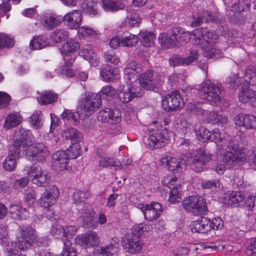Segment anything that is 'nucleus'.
<instances>
[{"instance_id":"obj_9","label":"nucleus","mask_w":256,"mask_h":256,"mask_svg":"<svg viewBox=\"0 0 256 256\" xmlns=\"http://www.w3.org/2000/svg\"><path fill=\"white\" fill-rule=\"evenodd\" d=\"M190 33L184 29L174 28L166 33H162L158 37V40L163 48H168L176 45L184 44L190 40Z\"/></svg>"},{"instance_id":"obj_31","label":"nucleus","mask_w":256,"mask_h":256,"mask_svg":"<svg viewBox=\"0 0 256 256\" xmlns=\"http://www.w3.org/2000/svg\"><path fill=\"white\" fill-rule=\"evenodd\" d=\"M23 120L21 114L17 112H12L7 116L3 124V128L10 130L20 124Z\"/></svg>"},{"instance_id":"obj_38","label":"nucleus","mask_w":256,"mask_h":256,"mask_svg":"<svg viewBox=\"0 0 256 256\" xmlns=\"http://www.w3.org/2000/svg\"><path fill=\"white\" fill-rule=\"evenodd\" d=\"M58 96L52 91L44 92L38 98V102L43 104H50L58 100Z\"/></svg>"},{"instance_id":"obj_51","label":"nucleus","mask_w":256,"mask_h":256,"mask_svg":"<svg viewBox=\"0 0 256 256\" xmlns=\"http://www.w3.org/2000/svg\"><path fill=\"white\" fill-rule=\"evenodd\" d=\"M246 246V254L247 256H252L256 254V237L248 239Z\"/></svg>"},{"instance_id":"obj_64","label":"nucleus","mask_w":256,"mask_h":256,"mask_svg":"<svg viewBox=\"0 0 256 256\" xmlns=\"http://www.w3.org/2000/svg\"><path fill=\"white\" fill-rule=\"evenodd\" d=\"M28 180L26 178H22L15 182L14 186L16 188H20L25 187L28 184Z\"/></svg>"},{"instance_id":"obj_22","label":"nucleus","mask_w":256,"mask_h":256,"mask_svg":"<svg viewBox=\"0 0 256 256\" xmlns=\"http://www.w3.org/2000/svg\"><path fill=\"white\" fill-rule=\"evenodd\" d=\"M122 246L124 249L130 254H136L142 250L144 243L140 237L130 234L125 236L122 240Z\"/></svg>"},{"instance_id":"obj_30","label":"nucleus","mask_w":256,"mask_h":256,"mask_svg":"<svg viewBox=\"0 0 256 256\" xmlns=\"http://www.w3.org/2000/svg\"><path fill=\"white\" fill-rule=\"evenodd\" d=\"M100 75L104 81L110 82L120 78V72L118 68L110 66H104L100 72Z\"/></svg>"},{"instance_id":"obj_40","label":"nucleus","mask_w":256,"mask_h":256,"mask_svg":"<svg viewBox=\"0 0 256 256\" xmlns=\"http://www.w3.org/2000/svg\"><path fill=\"white\" fill-rule=\"evenodd\" d=\"M62 136L66 139L80 142L82 140V134L72 128H66L62 132Z\"/></svg>"},{"instance_id":"obj_25","label":"nucleus","mask_w":256,"mask_h":256,"mask_svg":"<svg viewBox=\"0 0 256 256\" xmlns=\"http://www.w3.org/2000/svg\"><path fill=\"white\" fill-rule=\"evenodd\" d=\"M59 196L58 188L52 186L46 189L38 200L39 205L44 208H48L54 205L56 202Z\"/></svg>"},{"instance_id":"obj_2","label":"nucleus","mask_w":256,"mask_h":256,"mask_svg":"<svg viewBox=\"0 0 256 256\" xmlns=\"http://www.w3.org/2000/svg\"><path fill=\"white\" fill-rule=\"evenodd\" d=\"M141 72L140 66L135 62H131L125 68L124 79L126 84L120 86L116 96L122 102L128 103L134 98L142 96L143 92L138 84L144 88L152 90L163 83L161 78H152L151 70L140 74Z\"/></svg>"},{"instance_id":"obj_24","label":"nucleus","mask_w":256,"mask_h":256,"mask_svg":"<svg viewBox=\"0 0 256 256\" xmlns=\"http://www.w3.org/2000/svg\"><path fill=\"white\" fill-rule=\"evenodd\" d=\"M119 247L118 240L114 238L108 244L102 243L94 248V256H111L118 252Z\"/></svg>"},{"instance_id":"obj_61","label":"nucleus","mask_w":256,"mask_h":256,"mask_svg":"<svg viewBox=\"0 0 256 256\" xmlns=\"http://www.w3.org/2000/svg\"><path fill=\"white\" fill-rule=\"evenodd\" d=\"M246 120V128H256V116L252 115H247Z\"/></svg>"},{"instance_id":"obj_42","label":"nucleus","mask_w":256,"mask_h":256,"mask_svg":"<svg viewBox=\"0 0 256 256\" xmlns=\"http://www.w3.org/2000/svg\"><path fill=\"white\" fill-rule=\"evenodd\" d=\"M140 40L142 44L146 47H150L154 44V36L150 32H140L139 34Z\"/></svg>"},{"instance_id":"obj_43","label":"nucleus","mask_w":256,"mask_h":256,"mask_svg":"<svg viewBox=\"0 0 256 256\" xmlns=\"http://www.w3.org/2000/svg\"><path fill=\"white\" fill-rule=\"evenodd\" d=\"M40 116L41 112L36 111L28 118V122L32 128L38 129L42 126L43 122Z\"/></svg>"},{"instance_id":"obj_36","label":"nucleus","mask_w":256,"mask_h":256,"mask_svg":"<svg viewBox=\"0 0 256 256\" xmlns=\"http://www.w3.org/2000/svg\"><path fill=\"white\" fill-rule=\"evenodd\" d=\"M84 224L88 228H96V226L94 221V213L90 208L82 210L80 216Z\"/></svg>"},{"instance_id":"obj_58","label":"nucleus","mask_w":256,"mask_h":256,"mask_svg":"<svg viewBox=\"0 0 256 256\" xmlns=\"http://www.w3.org/2000/svg\"><path fill=\"white\" fill-rule=\"evenodd\" d=\"M106 154L105 152H102L100 148H98L97 150V154L100 157H102V158L100 160L99 164L100 166L102 167H107L109 166L110 164V160H111L112 158H108L106 157H102Z\"/></svg>"},{"instance_id":"obj_11","label":"nucleus","mask_w":256,"mask_h":256,"mask_svg":"<svg viewBox=\"0 0 256 256\" xmlns=\"http://www.w3.org/2000/svg\"><path fill=\"white\" fill-rule=\"evenodd\" d=\"M246 162L245 152L236 146H232L231 143L228 145L226 152L222 156L221 162L225 164L227 168H232Z\"/></svg>"},{"instance_id":"obj_12","label":"nucleus","mask_w":256,"mask_h":256,"mask_svg":"<svg viewBox=\"0 0 256 256\" xmlns=\"http://www.w3.org/2000/svg\"><path fill=\"white\" fill-rule=\"evenodd\" d=\"M198 93L200 98L220 106L222 98L220 96L221 90L210 80H205L199 86Z\"/></svg>"},{"instance_id":"obj_48","label":"nucleus","mask_w":256,"mask_h":256,"mask_svg":"<svg viewBox=\"0 0 256 256\" xmlns=\"http://www.w3.org/2000/svg\"><path fill=\"white\" fill-rule=\"evenodd\" d=\"M66 152L69 158H78L82 152L80 144L78 142L72 144Z\"/></svg>"},{"instance_id":"obj_37","label":"nucleus","mask_w":256,"mask_h":256,"mask_svg":"<svg viewBox=\"0 0 256 256\" xmlns=\"http://www.w3.org/2000/svg\"><path fill=\"white\" fill-rule=\"evenodd\" d=\"M68 33L64 30H56L50 34V42L52 46L57 43L66 41L68 38Z\"/></svg>"},{"instance_id":"obj_26","label":"nucleus","mask_w":256,"mask_h":256,"mask_svg":"<svg viewBox=\"0 0 256 256\" xmlns=\"http://www.w3.org/2000/svg\"><path fill=\"white\" fill-rule=\"evenodd\" d=\"M63 20L70 29L78 28L82 21V16L81 12L73 10L66 13L62 18Z\"/></svg>"},{"instance_id":"obj_60","label":"nucleus","mask_w":256,"mask_h":256,"mask_svg":"<svg viewBox=\"0 0 256 256\" xmlns=\"http://www.w3.org/2000/svg\"><path fill=\"white\" fill-rule=\"evenodd\" d=\"M256 198V194H250L246 198V201L244 202L247 207L248 209L250 210H252L254 207V201Z\"/></svg>"},{"instance_id":"obj_14","label":"nucleus","mask_w":256,"mask_h":256,"mask_svg":"<svg viewBox=\"0 0 256 256\" xmlns=\"http://www.w3.org/2000/svg\"><path fill=\"white\" fill-rule=\"evenodd\" d=\"M211 156L204 154L202 150H196L186 156V164L196 172H200L206 169V164L210 162Z\"/></svg>"},{"instance_id":"obj_10","label":"nucleus","mask_w":256,"mask_h":256,"mask_svg":"<svg viewBox=\"0 0 256 256\" xmlns=\"http://www.w3.org/2000/svg\"><path fill=\"white\" fill-rule=\"evenodd\" d=\"M224 227V221L220 217L212 219L202 216L192 221L190 228L193 232L207 234L212 230H220Z\"/></svg>"},{"instance_id":"obj_34","label":"nucleus","mask_w":256,"mask_h":256,"mask_svg":"<svg viewBox=\"0 0 256 256\" xmlns=\"http://www.w3.org/2000/svg\"><path fill=\"white\" fill-rule=\"evenodd\" d=\"M50 46H52L50 40L44 36H35L30 42V48L34 50H40Z\"/></svg>"},{"instance_id":"obj_19","label":"nucleus","mask_w":256,"mask_h":256,"mask_svg":"<svg viewBox=\"0 0 256 256\" xmlns=\"http://www.w3.org/2000/svg\"><path fill=\"white\" fill-rule=\"evenodd\" d=\"M75 243L85 248L98 246L100 242L98 233L95 232H88L77 235L74 238Z\"/></svg>"},{"instance_id":"obj_57","label":"nucleus","mask_w":256,"mask_h":256,"mask_svg":"<svg viewBox=\"0 0 256 256\" xmlns=\"http://www.w3.org/2000/svg\"><path fill=\"white\" fill-rule=\"evenodd\" d=\"M10 100V96L5 92H0V109L8 106Z\"/></svg>"},{"instance_id":"obj_13","label":"nucleus","mask_w":256,"mask_h":256,"mask_svg":"<svg viewBox=\"0 0 256 256\" xmlns=\"http://www.w3.org/2000/svg\"><path fill=\"white\" fill-rule=\"evenodd\" d=\"M182 207L186 211L195 216L204 214L207 210L204 199L200 196L192 195L184 198L182 201Z\"/></svg>"},{"instance_id":"obj_54","label":"nucleus","mask_w":256,"mask_h":256,"mask_svg":"<svg viewBox=\"0 0 256 256\" xmlns=\"http://www.w3.org/2000/svg\"><path fill=\"white\" fill-rule=\"evenodd\" d=\"M14 45V40L5 34L0 33V48L12 47Z\"/></svg>"},{"instance_id":"obj_23","label":"nucleus","mask_w":256,"mask_h":256,"mask_svg":"<svg viewBox=\"0 0 256 256\" xmlns=\"http://www.w3.org/2000/svg\"><path fill=\"white\" fill-rule=\"evenodd\" d=\"M78 228L74 226H66L56 224L51 229L52 234L56 238L61 239L62 242L69 240L77 232Z\"/></svg>"},{"instance_id":"obj_45","label":"nucleus","mask_w":256,"mask_h":256,"mask_svg":"<svg viewBox=\"0 0 256 256\" xmlns=\"http://www.w3.org/2000/svg\"><path fill=\"white\" fill-rule=\"evenodd\" d=\"M118 91L110 86H103L99 92L98 94L100 97L104 98H112L117 96Z\"/></svg>"},{"instance_id":"obj_4","label":"nucleus","mask_w":256,"mask_h":256,"mask_svg":"<svg viewBox=\"0 0 256 256\" xmlns=\"http://www.w3.org/2000/svg\"><path fill=\"white\" fill-rule=\"evenodd\" d=\"M96 94H92L88 96L83 106L78 108V112H72L68 110H64L61 114L64 122L72 124L77 123L80 118H84L97 110L101 104L100 100L96 98Z\"/></svg>"},{"instance_id":"obj_49","label":"nucleus","mask_w":256,"mask_h":256,"mask_svg":"<svg viewBox=\"0 0 256 256\" xmlns=\"http://www.w3.org/2000/svg\"><path fill=\"white\" fill-rule=\"evenodd\" d=\"M232 201L227 202L229 204H232V206H242L244 205V194L241 192H232Z\"/></svg>"},{"instance_id":"obj_27","label":"nucleus","mask_w":256,"mask_h":256,"mask_svg":"<svg viewBox=\"0 0 256 256\" xmlns=\"http://www.w3.org/2000/svg\"><path fill=\"white\" fill-rule=\"evenodd\" d=\"M188 110L194 114L202 116L204 119L208 122L216 124L219 121V120L217 119L218 114L214 112H208V111L203 110L200 106V104L190 103L188 105Z\"/></svg>"},{"instance_id":"obj_6","label":"nucleus","mask_w":256,"mask_h":256,"mask_svg":"<svg viewBox=\"0 0 256 256\" xmlns=\"http://www.w3.org/2000/svg\"><path fill=\"white\" fill-rule=\"evenodd\" d=\"M60 48V51L64 62V65L62 68V72L68 77L74 75L73 70L70 68L76 58V52L80 48V44L76 40L70 38Z\"/></svg>"},{"instance_id":"obj_53","label":"nucleus","mask_w":256,"mask_h":256,"mask_svg":"<svg viewBox=\"0 0 256 256\" xmlns=\"http://www.w3.org/2000/svg\"><path fill=\"white\" fill-rule=\"evenodd\" d=\"M204 188H210L212 190H218L222 187V184L217 180H209L204 182L202 184Z\"/></svg>"},{"instance_id":"obj_50","label":"nucleus","mask_w":256,"mask_h":256,"mask_svg":"<svg viewBox=\"0 0 256 256\" xmlns=\"http://www.w3.org/2000/svg\"><path fill=\"white\" fill-rule=\"evenodd\" d=\"M36 193L35 191L30 188H28L26 191L24 196V203L28 207H31L36 202Z\"/></svg>"},{"instance_id":"obj_8","label":"nucleus","mask_w":256,"mask_h":256,"mask_svg":"<svg viewBox=\"0 0 256 256\" xmlns=\"http://www.w3.org/2000/svg\"><path fill=\"white\" fill-rule=\"evenodd\" d=\"M242 102H250L256 106V69L253 66L247 68L245 74V83L239 96Z\"/></svg>"},{"instance_id":"obj_21","label":"nucleus","mask_w":256,"mask_h":256,"mask_svg":"<svg viewBox=\"0 0 256 256\" xmlns=\"http://www.w3.org/2000/svg\"><path fill=\"white\" fill-rule=\"evenodd\" d=\"M196 134L198 139L202 142L210 140L220 147L226 143L225 140L220 137V134L218 129H215L212 132L205 128L201 126L198 130H196Z\"/></svg>"},{"instance_id":"obj_47","label":"nucleus","mask_w":256,"mask_h":256,"mask_svg":"<svg viewBox=\"0 0 256 256\" xmlns=\"http://www.w3.org/2000/svg\"><path fill=\"white\" fill-rule=\"evenodd\" d=\"M64 247L60 256H78L77 250L74 248L70 240L64 241Z\"/></svg>"},{"instance_id":"obj_35","label":"nucleus","mask_w":256,"mask_h":256,"mask_svg":"<svg viewBox=\"0 0 256 256\" xmlns=\"http://www.w3.org/2000/svg\"><path fill=\"white\" fill-rule=\"evenodd\" d=\"M102 2L103 8L106 11H118L125 6L121 0H102Z\"/></svg>"},{"instance_id":"obj_20","label":"nucleus","mask_w":256,"mask_h":256,"mask_svg":"<svg viewBox=\"0 0 256 256\" xmlns=\"http://www.w3.org/2000/svg\"><path fill=\"white\" fill-rule=\"evenodd\" d=\"M68 162L69 158L66 151H58L52 155V168L58 174H62L70 170Z\"/></svg>"},{"instance_id":"obj_55","label":"nucleus","mask_w":256,"mask_h":256,"mask_svg":"<svg viewBox=\"0 0 256 256\" xmlns=\"http://www.w3.org/2000/svg\"><path fill=\"white\" fill-rule=\"evenodd\" d=\"M104 58L108 62H111L115 65H117L120 62V60L116 56L112 50H108L104 53Z\"/></svg>"},{"instance_id":"obj_41","label":"nucleus","mask_w":256,"mask_h":256,"mask_svg":"<svg viewBox=\"0 0 256 256\" xmlns=\"http://www.w3.org/2000/svg\"><path fill=\"white\" fill-rule=\"evenodd\" d=\"M138 40V38L136 35L125 32L122 36V44L124 46L132 47L137 44Z\"/></svg>"},{"instance_id":"obj_18","label":"nucleus","mask_w":256,"mask_h":256,"mask_svg":"<svg viewBox=\"0 0 256 256\" xmlns=\"http://www.w3.org/2000/svg\"><path fill=\"white\" fill-rule=\"evenodd\" d=\"M151 133L148 140V146L150 150H153L160 146H164L166 141L169 138L168 130L164 128L162 131L160 130H154L151 128L148 129Z\"/></svg>"},{"instance_id":"obj_29","label":"nucleus","mask_w":256,"mask_h":256,"mask_svg":"<svg viewBox=\"0 0 256 256\" xmlns=\"http://www.w3.org/2000/svg\"><path fill=\"white\" fill-rule=\"evenodd\" d=\"M42 24L46 28H52L61 23V19L55 14L46 12L40 18Z\"/></svg>"},{"instance_id":"obj_17","label":"nucleus","mask_w":256,"mask_h":256,"mask_svg":"<svg viewBox=\"0 0 256 256\" xmlns=\"http://www.w3.org/2000/svg\"><path fill=\"white\" fill-rule=\"evenodd\" d=\"M27 173L32 182L38 186H44L50 181V174L39 166H30L27 170Z\"/></svg>"},{"instance_id":"obj_3","label":"nucleus","mask_w":256,"mask_h":256,"mask_svg":"<svg viewBox=\"0 0 256 256\" xmlns=\"http://www.w3.org/2000/svg\"><path fill=\"white\" fill-rule=\"evenodd\" d=\"M7 228L4 224L0 225V244H4L5 253L6 256H18L17 248L21 250L30 248L34 244L40 246L41 242L33 228L28 226H20L16 236V242H8Z\"/></svg>"},{"instance_id":"obj_63","label":"nucleus","mask_w":256,"mask_h":256,"mask_svg":"<svg viewBox=\"0 0 256 256\" xmlns=\"http://www.w3.org/2000/svg\"><path fill=\"white\" fill-rule=\"evenodd\" d=\"M247 115L236 116L234 118V124L240 126H244L246 128V120Z\"/></svg>"},{"instance_id":"obj_39","label":"nucleus","mask_w":256,"mask_h":256,"mask_svg":"<svg viewBox=\"0 0 256 256\" xmlns=\"http://www.w3.org/2000/svg\"><path fill=\"white\" fill-rule=\"evenodd\" d=\"M98 34L97 30L86 26L79 27L77 32V35L80 38H95L98 36Z\"/></svg>"},{"instance_id":"obj_44","label":"nucleus","mask_w":256,"mask_h":256,"mask_svg":"<svg viewBox=\"0 0 256 256\" xmlns=\"http://www.w3.org/2000/svg\"><path fill=\"white\" fill-rule=\"evenodd\" d=\"M250 6V4L248 0H239L238 4H235L231 6L230 10L236 14V12L248 10Z\"/></svg>"},{"instance_id":"obj_5","label":"nucleus","mask_w":256,"mask_h":256,"mask_svg":"<svg viewBox=\"0 0 256 256\" xmlns=\"http://www.w3.org/2000/svg\"><path fill=\"white\" fill-rule=\"evenodd\" d=\"M192 36L194 44L202 48L204 56L218 58L214 48L218 36L214 31L208 30L206 28L196 29L194 31Z\"/></svg>"},{"instance_id":"obj_56","label":"nucleus","mask_w":256,"mask_h":256,"mask_svg":"<svg viewBox=\"0 0 256 256\" xmlns=\"http://www.w3.org/2000/svg\"><path fill=\"white\" fill-rule=\"evenodd\" d=\"M190 252L188 246H181L174 248L172 251L174 256H186Z\"/></svg>"},{"instance_id":"obj_33","label":"nucleus","mask_w":256,"mask_h":256,"mask_svg":"<svg viewBox=\"0 0 256 256\" xmlns=\"http://www.w3.org/2000/svg\"><path fill=\"white\" fill-rule=\"evenodd\" d=\"M198 56V52L194 50L190 52V56L188 58H183L179 56L172 57L170 60V64L172 66L188 65L196 60Z\"/></svg>"},{"instance_id":"obj_62","label":"nucleus","mask_w":256,"mask_h":256,"mask_svg":"<svg viewBox=\"0 0 256 256\" xmlns=\"http://www.w3.org/2000/svg\"><path fill=\"white\" fill-rule=\"evenodd\" d=\"M86 194L82 191L75 192L74 194V198L76 203H81L84 202L86 198Z\"/></svg>"},{"instance_id":"obj_52","label":"nucleus","mask_w":256,"mask_h":256,"mask_svg":"<svg viewBox=\"0 0 256 256\" xmlns=\"http://www.w3.org/2000/svg\"><path fill=\"white\" fill-rule=\"evenodd\" d=\"M26 210L18 205H12L10 208V212L14 219H19L22 217V214Z\"/></svg>"},{"instance_id":"obj_32","label":"nucleus","mask_w":256,"mask_h":256,"mask_svg":"<svg viewBox=\"0 0 256 256\" xmlns=\"http://www.w3.org/2000/svg\"><path fill=\"white\" fill-rule=\"evenodd\" d=\"M80 55L88 60L92 66H96L98 62L96 53L90 45L84 46L80 52Z\"/></svg>"},{"instance_id":"obj_16","label":"nucleus","mask_w":256,"mask_h":256,"mask_svg":"<svg viewBox=\"0 0 256 256\" xmlns=\"http://www.w3.org/2000/svg\"><path fill=\"white\" fill-rule=\"evenodd\" d=\"M144 216V219L148 222H153L156 220L162 214L163 208L158 202H152L150 204H139L137 206Z\"/></svg>"},{"instance_id":"obj_28","label":"nucleus","mask_w":256,"mask_h":256,"mask_svg":"<svg viewBox=\"0 0 256 256\" xmlns=\"http://www.w3.org/2000/svg\"><path fill=\"white\" fill-rule=\"evenodd\" d=\"M98 118L102 122L114 124L120 122L121 112L118 109L106 108L98 112Z\"/></svg>"},{"instance_id":"obj_46","label":"nucleus","mask_w":256,"mask_h":256,"mask_svg":"<svg viewBox=\"0 0 256 256\" xmlns=\"http://www.w3.org/2000/svg\"><path fill=\"white\" fill-rule=\"evenodd\" d=\"M174 182H172V185L170 186H168L170 188L168 200L170 203L172 204L180 202L182 200V195L178 190V188H172L171 187L174 186Z\"/></svg>"},{"instance_id":"obj_15","label":"nucleus","mask_w":256,"mask_h":256,"mask_svg":"<svg viewBox=\"0 0 256 256\" xmlns=\"http://www.w3.org/2000/svg\"><path fill=\"white\" fill-rule=\"evenodd\" d=\"M184 104L182 94L178 91H174L164 96L162 100V108L166 112H174L182 108Z\"/></svg>"},{"instance_id":"obj_1","label":"nucleus","mask_w":256,"mask_h":256,"mask_svg":"<svg viewBox=\"0 0 256 256\" xmlns=\"http://www.w3.org/2000/svg\"><path fill=\"white\" fill-rule=\"evenodd\" d=\"M12 146L3 162V168L8 172L14 171L17 165L16 160L20 152L28 159L42 160L49 154L47 148L42 143L32 144L34 136L30 130L20 128L15 130L10 139Z\"/></svg>"},{"instance_id":"obj_59","label":"nucleus","mask_w":256,"mask_h":256,"mask_svg":"<svg viewBox=\"0 0 256 256\" xmlns=\"http://www.w3.org/2000/svg\"><path fill=\"white\" fill-rule=\"evenodd\" d=\"M141 22L140 14L138 12H134L130 16L128 19V24L132 26H138Z\"/></svg>"},{"instance_id":"obj_7","label":"nucleus","mask_w":256,"mask_h":256,"mask_svg":"<svg viewBox=\"0 0 256 256\" xmlns=\"http://www.w3.org/2000/svg\"><path fill=\"white\" fill-rule=\"evenodd\" d=\"M160 164L174 174L165 176L162 181L163 184L170 186L172 185V182L176 180L178 176L182 172L185 168L183 160L168 154L161 158Z\"/></svg>"}]
</instances>
